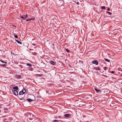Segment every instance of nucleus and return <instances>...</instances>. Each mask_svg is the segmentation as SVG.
I'll list each match as a JSON object with an SVG mask.
<instances>
[{
	"label": "nucleus",
	"mask_w": 122,
	"mask_h": 122,
	"mask_svg": "<svg viewBox=\"0 0 122 122\" xmlns=\"http://www.w3.org/2000/svg\"><path fill=\"white\" fill-rule=\"evenodd\" d=\"M0 61H1L3 63H7V62H4L1 60H0Z\"/></svg>",
	"instance_id": "nucleus-24"
},
{
	"label": "nucleus",
	"mask_w": 122,
	"mask_h": 122,
	"mask_svg": "<svg viewBox=\"0 0 122 122\" xmlns=\"http://www.w3.org/2000/svg\"><path fill=\"white\" fill-rule=\"evenodd\" d=\"M37 76H40L41 77L42 76V75L41 74H37Z\"/></svg>",
	"instance_id": "nucleus-25"
},
{
	"label": "nucleus",
	"mask_w": 122,
	"mask_h": 122,
	"mask_svg": "<svg viewBox=\"0 0 122 122\" xmlns=\"http://www.w3.org/2000/svg\"><path fill=\"white\" fill-rule=\"evenodd\" d=\"M46 92V93H48V92H48V91H47Z\"/></svg>",
	"instance_id": "nucleus-35"
},
{
	"label": "nucleus",
	"mask_w": 122,
	"mask_h": 122,
	"mask_svg": "<svg viewBox=\"0 0 122 122\" xmlns=\"http://www.w3.org/2000/svg\"><path fill=\"white\" fill-rule=\"evenodd\" d=\"M28 15L26 14L25 15H23L20 16L24 20L27 17Z\"/></svg>",
	"instance_id": "nucleus-2"
},
{
	"label": "nucleus",
	"mask_w": 122,
	"mask_h": 122,
	"mask_svg": "<svg viewBox=\"0 0 122 122\" xmlns=\"http://www.w3.org/2000/svg\"><path fill=\"white\" fill-rule=\"evenodd\" d=\"M30 19H31V20H35V18H30Z\"/></svg>",
	"instance_id": "nucleus-26"
},
{
	"label": "nucleus",
	"mask_w": 122,
	"mask_h": 122,
	"mask_svg": "<svg viewBox=\"0 0 122 122\" xmlns=\"http://www.w3.org/2000/svg\"><path fill=\"white\" fill-rule=\"evenodd\" d=\"M66 49V52H70V51L69 50L67 49Z\"/></svg>",
	"instance_id": "nucleus-22"
},
{
	"label": "nucleus",
	"mask_w": 122,
	"mask_h": 122,
	"mask_svg": "<svg viewBox=\"0 0 122 122\" xmlns=\"http://www.w3.org/2000/svg\"><path fill=\"white\" fill-rule=\"evenodd\" d=\"M15 41L18 43H19V44H22V43L21 42H20V41H19L15 39Z\"/></svg>",
	"instance_id": "nucleus-12"
},
{
	"label": "nucleus",
	"mask_w": 122,
	"mask_h": 122,
	"mask_svg": "<svg viewBox=\"0 0 122 122\" xmlns=\"http://www.w3.org/2000/svg\"><path fill=\"white\" fill-rule=\"evenodd\" d=\"M12 92L13 94L15 95H18V91L16 90H14L12 91Z\"/></svg>",
	"instance_id": "nucleus-4"
},
{
	"label": "nucleus",
	"mask_w": 122,
	"mask_h": 122,
	"mask_svg": "<svg viewBox=\"0 0 122 122\" xmlns=\"http://www.w3.org/2000/svg\"><path fill=\"white\" fill-rule=\"evenodd\" d=\"M6 65L5 64H4L3 65L0 64V66H1L5 67L6 66Z\"/></svg>",
	"instance_id": "nucleus-17"
},
{
	"label": "nucleus",
	"mask_w": 122,
	"mask_h": 122,
	"mask_svg": "<svg viewBox=\"0 0 122 122\" xmlns=\"http://www.w3.org/2000/svg\"><path fill=\"white\" fill-rule=\"evenodd\" d=\"M76 4H77V5H78L79 4V3L78 2H77L76 3Z\"/></svg>",
	"instance_id": "nucleus-30"
},
{
	"label": "nucleus",
	"mask_w": 122,
	"mask_h": 122,
	"mask_svg": "<svg viewBox=\"0 0 122 122\" xmlns=\"http://www.w3.org/2000/svg\"><path fill=\"white\" fill-rule=\"evenodd\" d=\"M115 72V71H112L111 72V73H112L113 74Z\"/></svg>",
	"instance_id": "nucleus-29"
},
{
	"label": "nucleus",
	"mask_w": 122,
	"mask_h": 122,
	"mask_svg": "<svg viewBox=\"0 0 122 122\" xmlns=\"http://www.w3.org/2000/svg\"><path fill=\"white\" fill-rule=\"evenodd\" d=\"M95 91L97 92H101V91L100 90L97 89L96 88H94Z\"/></svg>",
	"instance_id": "nucleus-9"
},
{
	"label": "nucleus",
	"mask_w": 122,
	"mask_h": 122,
	"mask_svg": "<svg viewBox=\"0 0 122 122\" xmlns=\"http://www.w3.org/2000/svg\"><path fill=\"white\" fill-rule=\"evenodd\" d=\"M101 9H105L106 8V7L105 6H102L101 7Z\"/></svg>",
	"instance_id": "nucleus-18"
},
{
	"label": "nucleus",
	"mask_w": 122,
	"mask_h": 122,
	"mask_svg": "<svg viewBox=\"0 0 122 122\" xmlns=\"http://www.w3.org/2000/svg\"><path fill=\"white\" fill-rule=\"evenodd\" d=\"M121 84L122 85V82L121 83Z\"/></svg>",
	"instance_id": "nucleus-36"
},
{
	"label": "nucleus",
	"mask_w": 122,
	"mask_h": 122,
	"mask_svg": "<svg viewBox=\"0 0 122 122\" xmlns=\"http://www.w3.org/2000/svg\"><path fill=\"white\" fill-rule=\"evenodd\" d=\"M26 115H27V118H28L29 119L32 120L33 118V115L32 114L27 113Z\"/></svg>",
	"instance_id": "nucleus-1"
},
{
	"label": "nucleus",
	"mask_w": 122,
	"mask_h": 122,
	"mask_svg": "<svg viewBox=\"0 0 122 122\" xmlns=\"http://www.w3.org/2000/svg\"><path fill=\"white\" fill-rule=\"evenodd\" d=\"M121 71H122V70H121Z\"/></svg>",
	"instance_id": "nucleus-38"
},
{
	"label": "nucleus",
	"mask_w": 122,
	"mask_h": 122,
	"mask_svg": "<svg viewBox=\"0 0 122 122\" xmlns=\"http://www.w3.org/2000/svg\"><path fill=\"white\" fill-rule=\"evenodd\" d=\"M1 112V111L0 110V112Z\"/></svg>",
	"instance_id": "nucleus-37"
},
{
	"label": "nucleus",
	"mask_w": 122,
	"mask_h": 122,
	"mask_svg": "<svg viewBox=\"0 0 122 122\" xmlns=\"http://www.w3.org/2000/svg\"><path fill=\"white\" fill-rule=\"evenodd\" d=\"M21 77V75H15V77L19 79Z\"/></svg>",
	"instance_id": "nucleus-7"
},
{
	"label": "nucleus",
	"mask_w": 122,
	"mask_h": 122,
	"mask_svg": "<svg viewBox=\"0 0 122 122\" xmlns=\"http://www.w3.org/2000/svg\"><path fill=\"white\" fill-rule=\"evenodd\" d=\"M120 75L122 76V74H121Z\"/></svg>",
	"instance_id": "nucleus-34"
},
{
	"label": "nucleus",
	"mask_w": 122,
	"mask_h": 122,
	"mask_svg": "<svg viewBox=\"0 0 122 122\" xmlns=\"http://www.w3.org/2000/svg\"><path fill=\"white\" fill-rule=\"evenodd\" d=\"M106 13H107L109 14L110 15H111L112 14V13H111L110 12L107 11H106Z\"/></svg>",
	"instance_id": "nucleus-20"
},
{
	"label": "nucleus",
	"mask_w": 122,
	"mask_h": 122,
	"mask_svg": "<svg viewBox=\"0 0 122 122\" xmlns=\"http://www.w3.org/2000/svg\"><path fill=\"white\" fill-rule=\"evenodd\" d=\"M50 62L51 64L53 65H55L56 64V62L54 61H51Z\"/></svg>",
	"instance_id": "nucleus-6"
},
{
	"label": "nucleus",
	"mask_w": 122,
	"mask_h": 122,
	"mask_svg": "<svg viewBox=\"0 0 122 122\" xmlns=\"http://www.w3.org/2000/svg\"><path fill=\"white\" fill-rule=\"evenodd\" d=\"M30 20H31V19H30L28 18V19H26V21H30Z\"/></svg>",
	"instance_id": "nucleus-21"
},
{
	"label": "nucleus",
	"mask_w": 122,
	"mask_h": 122,
	"mask_svg": "<svg viewBox=\"0 0 122 122\" xmlns=\"http://www.w3.org/2000/svg\"><path fill=\"white\" fill-rule=\"evenodd\" d=\"M107 68L106 67H103L105 71H106Z\"/></svg>",
	"instance_id": "nucleus-23"
},
{
	"label": "nucleus",
	"mask_w": 122,
	"mask_h": 122,
	"mask_svg": "<svg viewBox=\"0 0 122 122\" xmlns=\"http://www.w3.org/2000/svg\"><path fill=\"white\" fill-rule=\"evenodd\" d=\"M15 37L16 38H17L18 37V36L17 35H15Z\"/></svg>",
	"instance_id": "nucleus-27"
},
{
	"label": "nucleus",
	"mask_w": 122,
	"mask_h": 122,
	"mask_svg": "<svg viewBox=\"0 0 122 122\" xmlns=\"http://www.w3.org/2000/svg\"><path fill=\"white\" fill-rule=\"evenodd\" d=\"M107 11H109L110 10V9L109 8H108L107 9Z\"/></svg>",
	"instance_id": "nucleus-28"
},
{
	"label": "nucleus",
	"mask_w": 122,
	"mask_h": 122,
	"mask_svg": "<svg viewBox=\"0 0 122 122\" xmlns=\"http://www.w3.org/2000/svg\"><path fill=\"white\" fill-rule=\"evenodd\" d=\"M94 69L96 70H101V69L100 67H95L94 68Z\"/></svg>",
	"instance_id": "nucleus-8"
},
{
	"label": "nucleus",
	"mask_w": 122,
	"mask_h": 122,
	"mask_svg": "<svg viewBox=\"0 0 122 122\" xmlns=\"http://www.w3.org/2000/svg\"><path fill=\"white\" fill-rule=\"evenodd\" d=\"M27 65L30 67H31V64L30 63H27Z\"/></svg>",
	"instance_id": "nucleus-14"
},
{
	"label": "nucleus",
	"mask_w": 122,
	"mask_h": 122,
	"mask_svg": "<svg viewBox=\"0 0 122 122\" xmlns=\"http://www.w3.org/2000/svg\"><path fill=\"white\" fill-rule=\"evenodd\" d=\"M20 99L22 100H23V98L22 97L20 98Z\"/></svg>",
	"instance_id": "nucleus-32"
},
{
	"label": "nucleus",
	"mask_w": 122,
	"mask_h": 122,
	"mask_svg": "<svg viewBox=\"0 0 122 122\" xmlns=\"http://www.w3.org/2000/svg\"><path fill=\"white\" fill-rule=\"evenodd\" d=\"M27 100L28 102H31L32 101H33V100L32 99H30V98L27 99Z\"/></svg>",
	"instance_id": "nucleus-16"
},
{
	"label": "nucleus",
	"mask_w": 122,
	"mask_h": 122,
	"mask_svg": "<svg viewBox=\"0 0 122 122\" xmlns=\"http://www.w3.org/2000/svg\"><path fill=\"white\" fill-rule=\"evenodd\" d=\"M104 59L106 61L109 62H110V61L109 60L107 59H106V58H104Z\"/></svg>",
	"instance_id": "nucleus-15"
},
{
	"label": "nucleus",
	"mask_w": 122,
	"mask_h": 122,
	"mask_svg": "<svg viewBox=\"0 0 122 122\" xmlns=\"http://www.w3.org/2000/svg\"><path fill=\"white\" fill-rule=\"evenodd\" d=\"M53 122H59L58 120H55L53 121Z\"/></svg>",
	"instance_id": "nucleus-19"
},
{
	"label": "nucleus",
	"mask_w": 122,
	"mask_h": 122,
	"mask_svg": "<svg viewBox=\"0 0 122 122\" xmlns=\"http://www.w3.org/2000/svg\"><path fill=\"white\" fill-rule=\"evenodd\" d=\"M92 63L93 64H96V65H97L98 64V61L96 60L92 61Z\"/></svg>",
	"instance_id": "nucleus-3"
},
{
	"label": "nucleus",
	"mask_w": 122,
	"mask_h": 122,
	"mask_svg": "<svg viewBox=\"0 0 122 122\" xmlns=\"http://www.w3.org/2000/svg\"><path fill=\"white\" fill-rule=\"evenodd\" d=\"M102 76H105V77H107L106 76H105V75H102Z\"/></svg>",
	"instance_id": "nucleus-31"
},
{
	"label": "nucleus",
	"mask_w": 122,
	"mask_h": 122,
	"mask_svg": "<svg viewBox=\"0 0 122 122\" xmlns=\"http://www.w3.org/2000/svg\"><path fill=\"white\" fill-rule=\"evenodd\" d=\"M70 116V115L69 114H65L64 115V117H69Z\"/></svg>",
	"instance_id": "nucleus-5"
},
{
	"label": "nucleus",
	"mask_w": 122,
	"mask_h": 122,
	"mask_svg": "<svg viewBox=\"0 0 122 122\" xmlns=\"http://www.w3.org/2000/svg\"><path fill=\"white\" fill-rule=\"evenodd\" d=\"M32 45L33 46H35L36 45V44H34V43H33V44H32Z\"/></svg>",
	"instance_id": "nucleus-33"
},
{
	"label": "nucleus",
	"mask_w": 122,
	"mask_h": 122,
	"mask_svg": "<svg viewBox=\"0 0 122 122\" xmlns=\"http://www.w3.org/2000/svg\"><path fill=\"white\" fill-rule=\"evenodd\" d=\"M21 91L22 92H23L24 94L26 92V90L24 88H23Z\"/></svg>",
	"instance_id": "nucleus-11"
},
{
	"label": "nucleus",
	"mask_w": 122,
	"mask_h": 122,
	"mask_svg": "<svg viewBox=\"0 0 122 122\" xmlns=\"http://www.w3.org/2000/svg\"><path fill=\"white\" fill-rule=\"evenodd\" d=\"M13 89L15 90H18V87L17 86H15L13 87Z\"/></svg>",
	"instance_id": "nucleus-10"
},
{
	"label": "nucleus",
	"mask_w": 122,
	"mask_h": 122,
	"mask_svg": "<svg viewBox=\"0 0 122 122\" xmlns=\"http://www.w3.org/2000/svg\"><path fill=\"white\" fill-rule=\"evenodd\" d=\"M24 93L23 92H22L21 91H20L19 92V95H22L24 94Z\"/></svg>",
	"instance_id": "nucleus-13"
}]
</instances>
